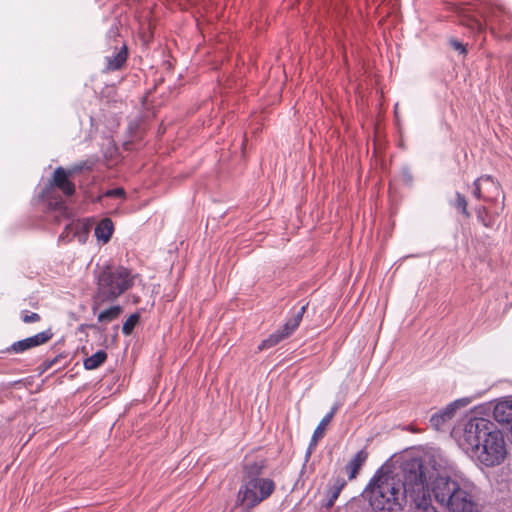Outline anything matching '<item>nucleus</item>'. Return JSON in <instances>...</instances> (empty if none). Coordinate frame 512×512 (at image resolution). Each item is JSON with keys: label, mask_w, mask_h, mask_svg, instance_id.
<instances>
[{"label": "nucleus", "mask_w": 512, "mask_h": 512, "mask_svg": "<svg viewBox=\"0 0 512 512\" xmlns=\"http://www.w3.org/2000/svg\"><path fill=\"white\" fill-rule=\"evenodd\" d=\"M459 445L466 452H472L486 467L500 465L507 456L503 433L493 422L482 417L470 418L465 423Z\"/></svg>", "instance_id": "f257e3e1"}, {"label": "nucleus", "mask_w": 512, "mask_h": 512, "mask_svg": "<svg viewBox=\"0 0 512 512\" xmlns=\"http://www.w3.org/2000/svg\"><path fill=\"white\" fill-rule=\"evenodd\" d=\"M429 494L449 512H481L479 488L469 478L450 477L427 469Z\"/></svg>", "instance_id": "f03ea898"}, {"label": "nucleus", "mask_w": 512, "mask_h": 512, "mask_svg": "<svg viewBox=\"0 0 512 512\" xmlns=\"http://www.w3.org/2000/svg\"><path fill=\"white\" fill-rule=\"evenodd\" d=\"M135 276L128 268L108 265L102 267L96 276V292L93 297V311L106 302H112L134 285Z\"/></svg>", "instance_id": "7ed1b4c3"}, {"label": "nucleus", "mask_w": 512, "mask_h": 512, "mask_svg": "<svg viewBox=\"0 0 512 512\" xmlns=\"http://www.w3.org/2000/svg\"><path fill=\"white\" fill-rule=\"evenodd\" d=\"M81 170L82 165H76L72 169L57 167L54 170L52 179L49 180L48 184L40 193L42 200L47 202V209L49 211L58 212L61 216L68 215L66 203L60 195H56L55 189H59L67 197L73 196L75 193V184L70 180V177Z\"/></svg>", "instance_id": "20e7f679"}, {"label": "nucleus", "mask_w": 512, "mask_h": 512, "mask_svg": "<svg viewBox=\"0 0 512 512\" xmlns=\"http://www.w3.org/2000/svg\"><path fill=\"white\" fill-rule=\"evenodd\" d=\"M275 484L267 478H250L240 488L238 501L247 507H254L268 498L274 491Z\"/></svg>", "instance_id": "39448f33"}, {"label": "nucleus", "mask_w": 512, "mask_h": 512, "mask_svg": "<svg viewBox=\"0 0 512 512\" xmlns=\"http://www.w3.org/2000/svg\"><path fill=\"white\" fill-rule=\"evenodd\" d=\"M308 303L303 304L301 307H294L290 311V316L286 322L279 329L271 333L266 339L262 340L258 345L260 350L270 349L276 346L281 341L291 336L299 327L303 316L307 310Z\"/></svg>", "instance_id": "423d86ee"}, {"label": "nucleus", "mask_w": 512, "mask_h": 512, "mask_svg": "<svg viewBox=\"0 0 512 512\" xmlns=\"http://www.w3.org/2000/svg\"><path fill=\"white\" fill-rule=\"evenodd\" d=\"M472 402L471 397H464L449 403L445 408L433 414L430 418L431 425L440 430L442 425L451 420L459 408L466 407Z\"/></svg>", "instance_id": "0eeeda50"}, {"label": "nucleus", "mask_w": 512, "mask_h": 512, "mask_svg": "<svg viewBox=\"0 0 512 512\" xmlns=\"http://www.w3.org/2000/svg\"><path fill=\"white\" fill-rule=\"evenodd\" d=\"M53 336L50 329L37 333L31 337L13 342L10 346L6 347L0 352H24L25 350L35 348L41 344L46 343Z\"/></svg>", "instance_id": "6e6552de"}, {"label": "nucleus", "mask_w": 512, "mask_h": 512, "mask_svg": "<svg viewBox=\"0 0 512 512\" xmlns=\"http://www.w3.org/2000/svg\"><path fill=\"white\" fill-rule=\"evenodd\" d=\"M482 180L484 185L483 193L485 194L484 201H495L501 191L500 184L490 175H482Z\"/></svg>", "instance_id": "1a4fd4ad"}, {"label": "nucleus", "mask_w": 512, "mask_h": 512, "mask_svg": "<svg viewBox=\"0 0 512 512\" xmlns=\"http://www.w3.org/2000/svg\"><path fill=\"white\" fill-rule=\"evenodd\" d=\"M345 485L346 482L343 478L337 477L331 480L329 488L326 492V499L323 504L325 508H331L334 505L335 501L339 497L341 490Z\"/></svg>", "instance_id": "9d476101"}, {"label": "nucleus", "mask_w": 512, "mask_h": 512, "mask_svg": "<svg viewBox=\"0 0 512 512\" xmlns=\"http://www.w3.org/2000/svg\"><path fill=\"white\" fill-rule=\"evenodd\" d=\"M114 231V224L110 218H103L95 227L94 234L97 240L108 243Z\"/></svg>", "instance_id": "9b49d317"}, {"label": "nucleus", "mask_w": 512, "mask_h": 512, "mask_svg": "<svg viewBox=\"0 0 512 512\" xmlns=\"http://www.w3.org/2000/svg\"><path fill=\"white\" fill-rule=\"evenodd\" d=\"M368 458V453L362 449L358 451L355 456L346 465V472L349 479H354L358 474L360 468Z\"/></svg>", "instance_id": "f8f14e48"}, {"label": "nucleus", "mask_w": 512, "mask_h": 512, "mask_svg": "<svg viewBox=\"0 0 512 512\" xmlns=\"http://www.w3.org/2000/svg\"><path fill=\"white\" fill-rule=\"evenodd\" d=\"M127 56H128L127 47L125 45H123L121 47V49L117 53H115V55H113L112 57H106V59H107V64H106L107 70L115 71V70L120 69L124 65V63L126 62Z\"/></svg>", "instance_id": "ddd939ff"}, {"label": "nucleus", "mask_w": 512, "mask_h": 512, "mask_svg": "<svg viewBox=\"0 0 512 512\" xmlns=\"http://www.w3.org/2000/svg\"><path fill=\"white\" fill-rule=\"evenodd\" d=\"M336 411V407L332 408V410L327 413L323 419L319 422L318 426L314 430L313 436H312V443L315 444L318 439L322 438L324 436L325 430L327 425L332 420L334 414Z\"/></svg>", "instance_id": "4468645a"}, {"label": "nucleus", "mask_w": 512, "mask_h": 512, "mask_svg": "<svg viewBox=\"0 0 512 512\" xmlns=\"http://www.w3.org/2000/svg\"><path fill=\"white\" fill-rule=\"evenodd\" d=\"M121 312L122 307L120 305L111 306L98 314V321L101 323H110L118 318Z\"/></svg>", "instance_id": "2eb2a0df"}, {"label": "nucleus", "mask_w": 512, "mask_h": 512, "mask_svg": "<svg viewBox=\"0 0 512 512\" xmlns=\"http://www.w3.org/2000/svg\"><path fill=\"white\" fill-rule=\"evenodd\" d=\"M475 213L478 222L487 228H492L494 225V218L489 214L487 208L483 205H479L475 208Z\"/></svg>", "instance_id": "dca6fc26"}, {"label": "nucleus", "mask_w": 512, "mask_h": 512, "mask_svg": "<svg viewBox=\"0 0 512 512\" xmlns=\"http://www.w3.org/2000/svg\"><path fill=\"white\" fill-rule=\"evenodd\" d=\"M107 354H92L84 360V367L87 370H93L106 361Z\"/></svg>", "instance_id": "f3484780"}, {"label": "nucleus", "mask_w": 512, "mask_h": 512, "mask_svg": "<svg viewBox=\"0 0 512 512\" xmlns=\"http://www.w3.org/2000/svg\"><path fill=\"white\" fill-rule=\"evenodd\" d=\"M139 321L140 314L138 312L131 314L122 325V333L124 335L132 334L133 330L138 325Z\"/></svg>", "instance_id": "a211bd4d"}, {"label": "nucleus", "mask_w": 512, "mask_h": 512, "mask_svg": "<svg viewBox=\"0 0 512 512\" xmlns=\"http://www.w3.org/2000/svg\"><path fill=\"white\" fill-rule=\"evenodd\" d=\"M453 206L461 212V214L468 218L470 217V213L467 209V200L465 198V196L463 194H461L460 192H456V199H455V202L453 203Z\"/></svg>", "instance_id": "6ab92c4d"}, {"label": "nucleus", "mask_w": 512, "mask_h": 512, "mask_svg": "<svg viewBox=\"0 0 512 512\" xmlns=\"http://www.w3.org/2000/svg\"><path fill=\"white\" fill-rule=\"evenodd\" d=\"M472 186H473V190H472L473 196L478 200H484L485 194L483 193L484 185H483L482 176H480L476 180H474Z\"/></svg>", "instance_id": "aec40b11"}, {"label": "nucleus", "mask_w": 512, "mask_h": 512, "mask_svg": "<svg viewBox=\"0 0 512 512\" xmlns=\"http://www.w3.org/2000/svg\"><path fill=\"white\" fill-rule=\"evenodd\" d=\"M68 230L73 232L74 236H76V234H78L80 231H83L84 233L87 232V228H86L85 224H82L79 222L67 224L65 227V231H68Z\"/></svg>", "instance_id": "412c9836"}, {"label": "nucleus", "mask_w": 512, "mask_h": 512, "mask_svg": "<svg viewBox=\"0 0 512 512\" xmlns=\"http://www.w3.org/2000/svg\"><path fill=\"white\" fill-rule=\"evenodd\" d=\"M60 358H64V354H57L52 360L45 361L41 366L39 367L40 372L43 373L50 368H52L59 360Z\"/></svg>", "instance_id": "4be33fe9"}, {"label": "nucleus", "mask_w": 512, "mask_h": 512, "mask_svg": "<svg viewBox=\"0 0 512 512\" xmlns=\"http://www.w3.org/2000/svg\"><path fill=\"white\" fill-rule=\"evenodd\" d=\"M105 197L122 198L125 197V190L121 187L109 189L104 193Z\"/></svg>", "instance_id": "5701e85b"}, {"label": "nucleus", "mask_w": 512, "mask_h": 512, "mask_svg": "<svg viewBox=\"0 0 512 512\" xmlns=\"http://www.w3.org/2000/svg\"><path fill=\"white\" fill-rule=\"evenodd\" d=\"M449 43H450L451 47L454 50L458 51L460 54L465 55L467 53V49H466L465 45L462 42H460V41H458L456 39H451L449 41Z\"/></svg>", "instance_id": "b1692460"}, {"label": "nucleus", "mask_w": 512, "mask_h": 512, "mask_svg": "<svg viewBox=\"0 0 512 512\" xmlns=\"http://www.w3.org/2000/svg\"><path fill=\"white\" fill-rule=\"evenodd\" d=\"M401 174H402L403 181L406 184L411 185L413 182V176L410 172V169L408 167H403Z\"/></svg>", "instance_id": "393cba45"}, {"label": "nucleus", "mask_w": 512, "mask_h": 512, "mask_svg": "<svg viewBox=\"0 0 512 512\" xmlns=\"http://www.w3.org/2000/svg\"><path fill=\"white\" fill-rule=\"evenodd\" d=\"M22 320L25 323H32V322L39 321L40 320V316H39V314L32 312L30 314L24 315L22 317Z\"/></svg>", "instance_id": "a878e982"}, {"label": "nucleus", "mask_w": 512, "mask_h": 512, "mask_svg": "<svg viewBox=\"0 0 512 512\" xmlns=\"http://www.w3.org/2000/svg\"><path fill=\"white\" fill-rule=\"evenodd\" d=\"M358 508H359V507H357V508H356L354 505H350V506H349V508H348V511H349V512H352V511H354V510H355V511H357V510H358Z\"/></svg>", "instance_id": "bb28decb"}, {"label": "nucleus", "mask_w": 512, "mask_h": 512, "mask_svg": "<svg viewBox=\"0 0 512 512\" xmlns=\"http://www.w3.org/2000/svg\"><path fill=\"white\" fill-rule=\"evenodd\" d=\"M86 327H89V326H88V325H86ZM84 328H85V325H81L79 329H80L81 331H83V330H84Z\"/></svg>", "instance_id": "cd10ccee"}, {"label": "nucleus", "mask_w": 512, "mask_h": 512, "mask_svg": "<svg viewBox=\"0 0 512 512\" xmlns=\"http://www.w3.org/2000/svg\"><path fill=\"white\" fill-rule=\"evenodd\" d=\"M85 350H86V347L83 346L82 347V352H86Z\"/></svg>", "instance_id": "c85d7f7f"}]
</instances>
